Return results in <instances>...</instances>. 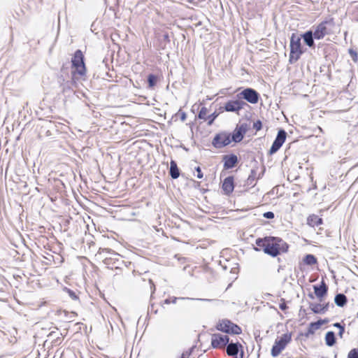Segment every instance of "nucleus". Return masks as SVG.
Returning a JSON list of instances; mask_svg holds the SVG:
<instances>
[{"label":"nucleus","instance_id":"f257e3e1","mask_svg":"<svg viewBox=\"0 0 358 358\" xmlns=\"http://www.w3.org/2000/svg\"><path fill=\"white\" fill-rule=\"evenodd\" d=\"M257 251L262 250L265 254L275 257L281 252L288 250V244L281 238L274 236H266L264 238H259L256 240Z\"/></svg>","mask_w":358,"mask_h":358},{"label":"nucleus","instance_id":"f03ea898","mask_svg":"<svg viewBox=\"0 0 358 358\" xmlns=\"http://www.w3.org/2000/svg\"><path fill=\"white\" fill-rule=\"evenodd\" d=\"M301 37L296 34L293 33L290 38V52L289 57V62L294 64L297 62L301 55L303 53L301 43Z\"/></svg>","mask_w":358,"mask_h":358},{"label":"nucleus","instance_id":"7ed1b4c3","mask_svg":"<svg viewBox=\"0 0 358 358\" xmlns=\"http://www.w3.org/2000/svg\"><path fill=\"white\" fill-rule=\"evenodd\" d=\"M71 66L72 69H73L71 74L73 75V73H74V76H76V74L81 77L86 75L85 57L80 50H77L74 52L73 57L71 58Z\"/></svg>","mask_w":358,"mask_h":358},{"label":"nucleus","instance_id":"20e7f679","mask_svg":"<svg viewBox=\"0 0 358 358\" xmlns=\"http://www.w3.org/2000/svg\"><path fill=\"white\" fill-rule=\"evenodd\" d=\"M216 329L229 334L238 335L242 332L241 328L238 325L227 319L220 320L216 325Z\"/></svg>","mask_w":358,"mask_h":358},{"label":"nucleus","instance_id":"39448f33","mask_svg":"<svg viewBox=\"0 0 358 358\" xmlns=\"http://www.w3.org/2000/svg\"><path fill=\"white\" fill-rule=\"evenodd\" d=\"M291 339L292 335L288 333L284 334L280 338H277L271 348V355L273 357H278L285 348L286 345L291 341Z\"/></svg>","mask_w":358,"mask_h":358},{"label":"nucleus","instance_id":"423d86ee","mask_svg":"<svg viewBox=\"0 0 358 358\" xmlns=\"http://www.w3.org/2000/svg\"><path fill=\"white\" fill-rule=\"evenodd\" d=\"M236 96L241 100L244 99L250 103L255 104L258 103L260 94L255 89L248 87L237 94Z\"/></svg>","mask_w":358,"mask_h":358},{"label":"nucleus","instance_id":"0eeeda50","mask_svg":"<svg viewBox=\"0 0 358 358\" xmlns=\"http://www.w3.org/2000/svg\"><path fill=\"white\" fill-rule=\"evenodd\" d=\"M231 142V134L227 131H221L215 135L212 145L215 148L220 149L227 146Z\"/></svg>","mask_w":358,"mask_h":358},{"label":"nucleus","instance_id":"6e6552de","mask_svg":"<svg viewBox=\"0 0 358 358\" xmlns=\"http://www.w3.org/2000/svg\"><path fill=\"white\" fill-rule=\"evenodd\" d=\"M245 106H248V104L245 101L237 98L236 100H229L226 102L223 106V109L226 112H232L239 114V111Z\"/></svg>","mask_w":358,"mask_h":358},{"label":"nucleus","instance_id":"1a4fd4ad","mask_svg":"<svg viewBox=\"0 0 358 358\" xmlns=\"http://www.w3.org/2000/svg\"><path fill=\"white\" fill-rule=\"evenodd\" d=\"M287 138V132L280 129L278 130L277 136L268 151L269 155H273L277 152L282 147Z\"/></svg>","mask_w":358,"mask_h":358},{"label":"nucleus","instance_id":"9d476101","mask_svg":"<svg viewBox=\"0 0 358 358\" xmlns=\"http://www.w3.org/2000/svg\"><path fill=\"white\" fill-rule=\"evenodd\" d=\"M229 342V337L220 334H213L211 337V346L213 348H221L226 346Z\"/></svg>","mask_w":358,"mask_h":358},{"label":"nucleus","instance_id":"9b49d317","mask_svg":"<svg viewBox=\"0 0 358 358\" xmlns=\"http://www.w3.org/2000/svg\"><path fill=\"white\" fill-rule=\"evenodd\" d=\"M330 21L324 20L314 27L313 34L315 36L316 40L322 39L326 35L329 34L327 25Z\"/></svg>","mask_w":358,"mask_h":358},{"label":"nucleus","instance_id":"f8f14e48","mask_svg":"<svg viewBox=\"0 0 358 358\" xmlns=\"http://www.w3.org/2000/svg\"><path fill=\"white\" fill-rule=\"evenodd\" d=\"M247 131V124H241L240 126L236 127L232 134H231V140L234 143L241 142Z\"/></svg>","mask_w":358,"mask_h":358},{"label":"nucleus","instance_id":"ddd939ff","mask_svg":"<svg viewBox=\"0 0 358 358\" xmlns=\"http://www.w3.org/2000/svg\"><path fill=\"white\" fill-rule=\"evenodd\" d=\"M223 167L225 170L234 168L238 163V158L235 154H229L222 156Z\"/></svg>","mask_w":358,"mask_h":358},{"label":"nucleus","instance_id":"4468645a","mask_svg":"<svg viewBox=\"0 0 358 358\" xmlns=\"http://www.w3.org/2000/svg\"><path fill=\"white\" fill-rule=\"evenodd\" d=\"M240 350L241 351V356L242 358L243 356V346L240 343H238V342L232 343L231 342V343H229L227 345L226 351H227V354L229 356L236 357Z\"/></svg>","mask_w":358,"mask_h":358},{"label":"nucleus","instance_id":"2eb2a0df","mask_svg":"<svg viewBox=\"0 0 358 358\" xmlns=\"http://www.w3.org/2000/svg\"><path fill=\"white\" fill-rule=\"evenodd\" d=\"M77 78L74 76V73L72 75V78L70 80L64 82L61 86L62 87V92L68 96L71 93L74 92L73 87H77Z\"/></svg>","mask_w":358,"mask_h":358},{"label":"nucleus","instance_id":"dca6fc26","mask_svg":"<svg viewBox=\"0 0 358 358\" xmlns=\"http://www.w3.org/2000/svg\"><path fill=\"white\" fill-rule=\"evenodd\" d=\"M222 189L226 195H229L232 193L234 189V179L233 176H228L224 180Z\"/></svg>","mask_w":358,"mask_h":358},{"label":"nucleus","instance_id":"f3484780","mask_svg":"<svg viewBox=\"0 0 358 358\" xmlns=\"http://www.w3.org/2000/svg\"><path fill=\"white\" fill-rule=\"evenodd\" d=\"M314 293L317 298L322 301V298L327 295L328 292V286L322 280L320 285H313Z\"/></svg>","mask_w":358,"mask_h":358},{"label":"nucleus","instance_id":"a211bd4d","mask_svg":"<svg viewBox=\"0 0 358 358\" xmlns=\"http://www.w3.org/2000/svg\"><path fill=\"white\" fill-rule=\"evenodd\" d=\"M301 38L303 40L304 43L310 48H315V44L314 39H315V36L313 34V30L310 29L304 32L303 34L300 36Z\"/></svg>","mask_w":358,"mask_h":358},{"label":"nucleus","instance_id":"6ab92c4d","mask_svg":"<svg viewBox=\"0 0 358 358\" xmlns=\"http://www.w3.org/2000/svg\"><path fill=\"white\" fill-rule=\"evenodd\" d=\"M329 306V303L324 304L310 303V308L315 314H324L327 311Z\"/></svg>","mask_w":358,"mask_h":358},{"label":"nucleus","instance_id":"aec40b11","mask_svg":"<svg viewBox=\"0 0 358 358\" xmlns=\"http://www.w3.org/2000/svg\"><path fill=\"white\" fill-rule=\"evenodd\" d=\"M169 174L173 179H177L180 176V170L175 160L170 162Z\"/></svg>","mask_w":358,"mask_h":358},{"label":"nucleus","instance_id":"412c9836","mask_svg":"<svg viewBox=\"0 0 358 358\" xmlns=\"http://www.w3.org/2000/svg\"><path fill=\"white\" fill-rule=\"evenodd\" d=\"M323 222L322 219L316 215H311L307 219V223L310 227H317Z\"/></svg>","mask_w":358,"mask_h":358},{"label":"nucleus","instance_id":"4be33fe9","mask_svg":"<svg viewBox=\"0 0 358 358\" xmlns=\"http://www.w3.org/2000/svg\"><path fill=\"white\" fill-rule=\"evenodd\" d=\"M334 302L338 307H343L348 302L347 296L342 293L337 294L335 296Z\"/></svg>","mask_w":358,"mask_h":358},{"label":"nucleus","instance_id":"5701e85b","mask_svg":"<svg viewBox=\"0 0 358 358\" xmlns=\"http://www.w3.org/2000/svg\"><path fill=\"white\" fill-rule=\"evenodd\" d=\"M336 338L335 333L332 331L327 332L325 335V343L327 346L331 347L335 345Z\"/></svg>","mask_w":358,"mask_h":358},{"label":"nucleus","instance_id":"b1692460","mask_svg":"<svg viewBox=\"0 0 358 358\" xmlns=\"http://www.w3.org/2000/svg\"><path fill=\"white\" fill-rule=\"evenodd\" d=\"M317 262V258L312 254H308L303 258V262L308 266L314 265Z\"/></svg>","mask_w":358,"mask_h":358},{"label":"nucleus","instance_id":"393cba45","mask_svg":"<svg viewBox=\"0 0 358 358\" xmlns=\"http://www.w3.org/2000/svg\"><path fill=\"white\" fill-rule=\"evenodd\" d=\"M158 78L156 75L150 73L148 76V83L149 88H153L157 83Z\"/></svg>","mask_w":358,"mask_h":358},{"label":"nucleus","instance_id":"a878e982","mask_svg":"<svg viewBox=\"0 0 358 358\" xmlns=\"http://www.w3.org/2000/svg\"><path fill=\"white\" fill-rule=\"evenodd\" d=\"M257 176V171L255 169H252L250 171V173L246 180V185H252V187L255 186V184H253L254 181L256 179Z\"/></svg>","mask_w":358,"mask_h":358},{"label":"nucleus","instance_id":"bb28decb","mask_svg":"<svg viewBox=\"0 0 358 358\" xmlns=\"http://www.w3.org/2000/svg\"><path fill=\"white\" fill-rule=\"evenodd\" d=\"M218 113L216 112L213 113L212 114L207 116L206 120L208 121V125L210 126L214 122L215 120L217 117Z\"/></svg>","mask_w":358,"mask_h":358},{"label":"nucleus","instance_id":"cd10ccee","mask_svg":"<svg viewBox=\"0 0 358 358\" xmlns=\"http://www.w3.org/2000/svg\"><path fill=\"white\" fill-rule=\"evenodd\" d=\"M207 113L208 109L204 106L202 107L198 114L199 119L206 120Z\"/></svg>","mask_w":358,"mask_h":358},{"label":"nucleus","instance_id":"c85d7f7f","mask_svg":"<svg viewBox=\"0 0 358 358\" xmlns=\"http://www.w3.org/2000/svg\"><path fill=\"white\" fill-rule=\"evenodd\" d=\"M333 326L334 327H336L338 329H340V331H338V336L340 338H343V335L345 332V325H342L340 322H336L334 324H333Z\"/></svg>","mask_w":358,"mask_h":358},{"label":"nucleus","instance_id":"c756f323","mask_svg":"<svg viewBox=\"0 0 358 358\" xmlns=\"http://www.w3.org/2000/svg\"><path fill=\"white\" fill-rule=\"evenodd\" d=\"M64 291L66 292V293L69 294V296L73 300H74V301L78 300L79 297H78V296L77 295V294L74 291H73V290H71V289H69L67 287L64 288Z\"/></svg>","mask_w":358,"mask_h":358},{"label":"nucleus","instance_id":"7c9ffc66","mask_svg":"<svg viewBox=\"0 0 358 358\" xmlns=\"http://www.w3.org/2000/svg\"><path fill=\"white\" fill-rule=\"evenodd\" d=\"M308 329H309V333L314 334L315 330L320 329V327H319V325L317 324V321H316V322H310L309 324Z\"/></svg>","mask_w":358,"mask_h":358},{"label":"nucleus","instance_id":"2f4dec72","mask_svg":"<svg viewBox=\"0 0 358 358\" xmlns=\"http://www.w3.org/2000/svg\"><path fill=\"white\" fill-rule=\"evenodd\" d=\"M348 358H358V348L352 349L348 355Z\"/></svg>","mask_w":358,"mask_h":358},{"label":"nucleus","instance_id":"473e14b6","mask_svg":"<svg viewBox=\"0 0 358 358\" xmlns=\"http://www.w3.org/2000/svg\"><path fill=\"white\" fill-rule=\"evenodd\" d=\"M162 43H164L163 48H165L166 43H170V37H169V35L168 33L166 32V33H164L162 35Z\"/></svg>","mask_w":358,"mask_h":358},{"label":"nucleus","instance_id":"72a5a7b5","mask_svg":"<svg viewBox=\"0 0 358 358\" xmlns=\"http://www.w3.org/2000/svg\"><path fill=\"white\" fill-rule=\"evenodd\" d=\"M178 299H184V298H178V297H172V298H169V299H166L164 301V303L165 304H170L171 303H176V301Z\"/></svg>","mask_w":358,"mask_h":358},{"label":"nucleus","instance_id":"f704fd0d","mask_svg":"<svg viewBox=\"0 0 358 358\" xmlns=\"http://www.w3.org/2000/svg\"><path fill=\"white\" fill-rule=\"evenodd\" d=\"M194 347H192L188 350L185 351L182 353L181 357L180 358H189L191 355L192 351L194 350Z\"/></svg>","mask_w":358,"mask_h":358},{"label":"nucleus","instance_id":"c9c22d12","mask_svg":"<svg viewBox=\"0 0 358 358\" xmlns=\"http://www.w3.org/2000/svg\"><path fill=\"white\" fill-rule=\"evenodd\" d=\"M262 128V122L260 120H257L256 122L253 123V129L256 131H259Z\"/></svg>","mask_w":358,"mask_h":358},{"label":"nucleus","instance_id":"e433bc0d","mask_svg":"<svg viewBox=\"0 0 358 358\" xmlns=\"http://www.w3.org/2000/svg\"><path fill=\"white\" fill-rule=\"evenodd\" d=\"M349 54L350 55L352 59L356 62L358 59L357 52L352 49H350Z\"/></svg>","mask_w":358,"mask_h":358},{"label":"nucleus","instance_id":"4c0bfd02","mask_svg":"<svg viewBox=\"0 0 358 358\" xmlns=\"http://www.w3.org/2000/svg\"><path fill=\"white\" fill-rule=\"evenodd\" d=\"M263 217L266 219H273L275 217V215L271 211H268L264 213H263Z\"/></svg>","mask_w":358,"mask_h":358},{"label":"nucleus","instance_id":"58836bf2","mask_svg":"<svg viewBox=\"0 0 358 358\" xmlns=\"http://www.w3.org/2000/svg\"><path fill=\"white\" fill-rule=\"evenodd\" d=\"M329 322V319L324 318V319H320L317 321V324L319 325L320 328L321 326L324 324H327Z\"/></svg>","mask_w":358,"mask_h":358},{"label":"nucleus","instance_id":"ea45409f","mask_svg":"<svg viewBox=\"0 0 358 358\" xmlns=\"http://www.w3.org/2000/svg\"><path fill=\"white\" fill-rule=\"evenodd\" d=\"M195 171H196L197 174H196V177L199 179L202 178L203 175V173L201 171V169L199 166H197L195 168Z\"/></svg>","mask_w":358,"mask_h":358},{"label":"nucleus","instance_id":"a19ab883","mask_svg":"<svg viewBox=\"0 0 358 358\" xmlns=\"http://www.w3.org/2000/svg\"><path fill=\"white\" fill-rule=\"evenodd\" d=\"M279 308L281 310L285 311L288 308V306H287L286 303L283 300V302L280 303Z\"/></svg>","mask_w":358,"mask_h":358},{"label":"nucleus","instance_id":"79ce46f5","mask_svg":"<svg viewBox=\"0 0 358 358\" xmlns=\"http://www.w3.org/2000/svg\"><path fill=\"white\" fill-rule=\"evenodd\" d=\"M179 112H180V120L184 122L187 118V115L185 112H181V110Z\"/></svg>","mask_w":358,"mask_h":358},{"label":"nucleus","instance_id":"37998d69","mask_svg":"<svg viewBox=\"0 0 358 358\" xmlns=\"http://www.w3.org/2000/svg\"><path fill=\"white\" fill-rule=\"evenodd\" d=\"M311 334H313V333H309V329H308L307 331L302 335L304 336L305 337L308 338Z\"/></svg>","mask_w":358,"mask_h":358},{"label":"nucleus","instance_id":"c03bdc74","mask_svg":"<svg viewBox=\"0 0 358 358\" xmlns=\"http://www.w3.org/2000/svg\"><path fill=\"white\" fill-rule=\"evenodd\" d=\"M308 296L310 298V299H314V296L312 293H309L308 294Z\"/></svg>","mask_w":358,"mask_h":358},{"label":"nucleus","instance_id":"a18cd8bd","mask_svg":"<svg viewBox=\"0 0 358 358\" xmlns=\"http://www.w3.org/2000/svg\"><path fill=\"white\" fill-rule=\"evenodd\" d=\"M199 300H201V301H210V299H199Z\"/></svg>","mask_w":358,"mask_h":358},{"label":"nucleus","instance_id":"49530a36","mask_svg":"<svg viewBox=\"0 0 358 358\" xmlns=\"http://www.w3.org/2000/svg\"><path fill=\"white\" fill-rule=\"evenodd\" d=\"M151 310H153V305L151 306Z\"/></svg>","mask_w":358,"mask_h":358},{"label":"nucleus","instance_id":"de8ad7c7","mask_svg":"<svg viewBox=\"0 0 358 358\" xmlns=\"http://www.w3.org/2000/svg\"><path fill=\"white\" fill-rule=\"evenodd\" d=\"M53 332L50 333L49 336H52Z\"/></svg>","mask_w":358,"mask_h":358},{"label":"nucleus","instance_id":"09e8293b","mask_svg":"<svg viewBox=\"0 0 358 358\" xmlns=\"http://www.w3.org/2000/svg\"><path fill=\"white\" fill-rule=\"evenodd\" d=\"M155 287H153V291H152V292H154V291H155Z\"/></svg>","mask_w":358,"mask_h":358},{"label":"nucleus","instance_id":"8fccbe9b","mask_svg":"<svg viewBox=\"0 0 358 358\" xmlns=\"http://www.w3.org/2000/svg\"><path fill=\"white\" fill-rule=\"evenodd\" d=\"M194 0H189V2H192Z\"/></svg>","mask_w":358,"mask_h":358}]
</instances>
